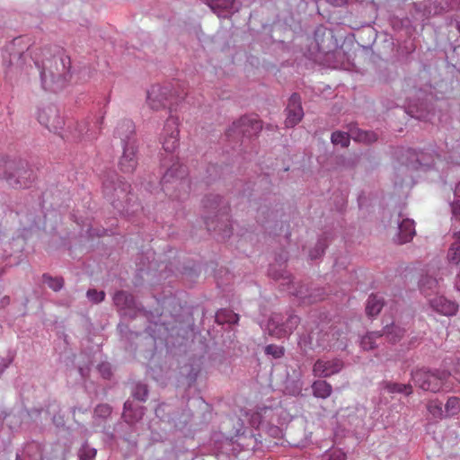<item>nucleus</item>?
<instances>
[{
    "instance_id": "72a5a7b5",
    "label": "nucleus",
    "mask_w": 460,
    "mask_h": 460,
    "mask_svg": "<svg viewBox=\"0 0 460 460\" xmlns=\"http://www.w3.org/2000/svg\"><path fill=\"white\" fill-rule=\"evenodd\" d=\"M87 296L88 298L94 302L99 303L102 302L105 297V293L103 291H97L95 289H89L87 291Z\"/></svg>"
},
{
    "instance_id": "a19ab883",
    "label": "nucleus",
    "mask_w": 460,
    "mask_h": 460,
    "mask_svg": "<svg viewBox=\"0 0 460 460\" xmlns=\"http://www.w3.org/2000/svg\"><path fill=\"white\" fill-rule=\"evenodd\" d=\"M454 377L460 382V366L459 368H456L454 372Z\"/></svg>"
},
{
    "instance_id": "f03ea898",
    "label": "nucleus",
    "mask_w": 460,
    "mask_h": 460,
    "mask_svg": "<svg viewBox=\"0 0 460 460\" xmlns=\"http://www.w3.org/2000/svg\"><path fill=\"white\" fill-rule=\"evenodd\" d=\"M412 380L416 385L424 391L437 393L446 386L450 377V373L446 370L434 372L418 369L411 374Z\"/></svg>"
},
{
    "instance_id": "39448f33",
    "label": "nucleus",
    "mask_w": 460,
    "mask_h": 460,
    "mask_svg": "<svg viewBox=\"0 0 460 460\" xmlns=\"http://www.w3.org/2000/svg\"><path fill=\"white\" fill-rule=\"evenodd\" d=\"M179 132L177 119L169 117L161 135V143L164 151L172 153L178 148Z\"/></svg>"
},
{
    "instance_id": "f8f14e48",
    "label": "nucleus",
    "mask_w": 460,
    "mask_h": 460,
    "mask_svg": "<svg viewBox=\"0 0 460 460\" xmlns=\"http://www.w3.org/2000/svg\"><path fill=\"white\" fill-rule=\"evenodd\" d=\"M169 91L166 87L153 85L147 92V104L153 111H159L166 106Z\"/></svg>"
},
{
    "instance_id": "cd10ccee",
    "label": "nucleus",
    "mask_w": 460,
    "mask_h": 460,
    "mask_svg": "<svg viewBox=\"0 0 460 460\" xmlns=\"http://www.w3.org/2000/svg\"><path fill=\"white\" fill-rule=\"evenodd\" d=\"M216 319L218 323L227 322L229 323H235L238 320V315L232 312L220 311L217 314Z\"/></svg>"
},
{
    "instance_id": "58836bf2",
    "label": "nucleus",
    "mask_w": 460,
    "mask_h": 460,
    "mask_svg": "<svg viewBox=\"0 0 460 460\" xmlns=\"http://www.w3.org/2000/svg\"><path fill=\"white\" fill-rule=\"evenodd\" d=\"M325 1L334 6H341L348 2V0H325Z\"/></svg>"
},
{
    "instance_id": "4c0bfd02",
    "label": "nucleus",
    "mask_w": 460,
    "mask_h": 460,
    "mask_svg": "<svg viewBox=\"0 0 460 460\" xmlns=\"http://www.w3.org/2000/svg\"><path fill=\"white\" fill-rule=\"evenodd\" d=\"M95 411L100 414H110L111 409L108 405H99Z\"/></svg>"
},
{
    "instance_id": "bb28decb",
    "label": "nucleus",
    "mask_w": 460,
    "mask_h": 460,
    "mask_svg": "<svg viewBox=\"0 0 460 460\" xmlns=\"http://www.w3.org/2000/svg\"><path fill=\"white\" fill-rule=\"evenodd\" d=\"M43 281L54 291H58L63 288L64 280L62 278H52L49 275H43Z\"/></svg>"
},
{
    "instance_id": "5701e85b",
    "label": "nucleus",
    "mask_w": 460,
    "mask_h": 460,
    "mask_svg": "<svg viewBox=\"0 0 460 460\" xmlns=\"http://www.w3.org/2000/svg\"><path fill=\"white\" fill-rule=\"evenodd\" d=\"M420 289L426 296H430L435 293L438 287V281L432 277H425L420 280Z\"/></svg>"
},
{
    "instance_id": "c9c22d12",
    "label": "nucleus",
    "mask_w": 460,
    "mask_h": 460,
    "mask_svg": "<svg viewBox=\"0 0 460 460\" xmlns=\"http://www.w3.org/2000/svg\"><path fill=\"white\" fill-rule=\"evenodd\" d=\"M205 223H206V226L208 227V230H209V231H211V230H213V231H217V230L221 231V230H223L222 226H220L218 225L213 226L214 225V221L210 220L209 218H207ZM224 232H226V235H227L228 233L230 232V229H227V230L224 229Z\"/></svg>"
},
{
    "instance_id": "7c9ffc66",
    "label": "nucleus",
    "mask_w": 460,
    "mask_h": 460,
    "mask_svg": "<svg viewBox=\"0 0 460 460\" xmlns=\"http://www.w3.org/2000/svg\"><path fill=\"white\" fill-rule=\"evenodd\" d=\"M148 390L146 385H137L134 391V397L139 401H146L147 398Z\"/></svg>"
},
{
    "instance_id": "a18cd8bd",
    "label": "nucleus",
    "mask_w": 460,
    "mask_h": 460,
    "mask_svg": "<svg viewBox=\"0 0 460 460\" xmlns=\"http://www.w3.org/2000/svg\"><path fill=\"white\" fill-rule=\"evenodd\" d=\"M16 460H20L19 456L16 457Z\"/></svg>"
},
{
    "instance_id": "6e6552de",
    "label": "nucleus",
    "mask_w": 460,
    "mask_h": 460,
    "mask_svg": "<svg viewBox=\"0 0 460 460\" xmlns=\"http://www.w3.org/2000/svg\"><path fill=\"white\" fill-rule=\"evenodd\" d=\"M343 367L344 363L340 358H319L313 366V374L316 377L326 378L340 373Z\"/></svg>"
},
{
    "instance_id": "e433bc0d",
    "label": "nucleus",
    "mask_w": 460,
    "mask_h": 460,
    "mask_svg": "<svg viewBox=\"0 0 460 460\" xmlns=\"http://www.w3.org/2000/svg\"><path fill=\"white\" fill-rule=\"evenodd\" d=\"M329 460H346V455L341 451H333Z\"/></svg>"
},
{
    "instance_id": "f704fd0d",
    "label": "nucleus",
    "mask_w": 460,
    "mask_h": 460,
    "mask_svg": "<svg viewBox=\"0 0 460 460\" xmlns=\"http://www.w3.org/2000/svg\"><path fill=\"white\" fill-rule=\"evenodd\" d=\"M221 202H222V199L220 197L213 196L212 199H206L204 206H205V208H209V209H217L219 207Z\"/></svg>"
},
{
    "instance_id": "37998d69",
    "label": "nucleus",
    "mask_w": 460,
    "mask_h": 460,
    "mask_svg": "<svg viewBox=\"0 0 460 460\" xmlns=\"http://www.w3.org/2000/svg\"><path fill=\"white\" fill-rule=\"evenodd\" d=\"M129 405H130L129 402H126L124 403V410H125V412L128 411V409Z\"/></svg>"
},
{
    "instance_id": "4be33fe9",
    "label": "nucleus",
    "mask_w": 460,
    "mask_h": 460,
    "mask_svg": "<svg viewBox=\"0 0 460 460\" xmlns=\"http://www.w3.org/2000/svg\"><path fill=\"white\" fill-rule=\"evenodd\" d=\"M234 0H209L208 5L217 13L231 12L234 9Z\"/></svg>"
},
{
    "instance_id": "4468645a",
    "label": "nucleus",
    "mask_w": 460,
    "mask_h": 460,
    "mask_svg": "<svg viewBox=\"0 0 460 460\" xmlns=\"http://www.w3.org/2000/svg\"><path fill=\"white\" fill-rule=\"evenodd\" d=\"M429 303L434 311L446 316L454 315L458 310V305L454 301L437 294L429 298Z\"/></svg>"
},
{
    "instance_id": "9d476101",
    "label": "nucleus",
    "mask_w": 460,
    "mask_h": 460,
    "mask_svg": "<svg viewBox=\"0 0 460 460\" xmlns=\"http://www.w3.org/2000/svg\"><path fill=\"white\" fill-rule=\"evenodd\" d=\"M314 40L318 50L323 53H330L337 48V40L332 31L324 26H318L314 31Z\"/></svg>"
},
{
    "instance_id": "423d86ee",
    "label": "nucleus",
    "mask_w": 460,
    "mask_h": 460,
    "mask_svg": "<svg viewBox=\"0 0 460 460\" xmlns=\"http://www.w3.org/2000/svg\"><path fill=\"white\" fill-rule=\"evenodd\" d=\"M352 137L356 141L365 142V143H372L377 139V136L375 132L372 131H365L361 129H358L355 132H351V135L336 131L332 134V142L334 145H341L342 147H346L349 144V138Z\"/></svg>"
},
{
    "instance_id": "2f4dec72",
    "label": "nucleus",
    "mask_w": 460,
    "mask_h": 460,
    "mask_svg": "<svg viewBox=\"0 0 460 460\" xmlns=\"http://www.w3.org/2000/svg\"><path fill=\"white\" fill-rule=\"evenodd\" d=\"M265 352L272 355L275 358H279L284 355V349L282 347L270 344L265 348Z\"/></svg>"
},
{
    "instance_id": "f257e3e1",
    "label": "nucleus",
    "mask_w": 460,
    "mask_h": 460,
    "mask_svg": "<svg viewBox=\"0 0 460 460\" xmlns=\"http://www.w3.org/2000/svg\"><path fill=\"white\" fill-rule=\"evenodd\" d=\"M115 133L122 141L128 140L124 146L123 154L119 159V169L125 173H132L137 165V146L133 142H129L130 137L135 133L133 121L129 119L120 121L116 128Z\"/></svg>"
},
{
    "instance_id": "b1692460",
    "label": "nucleus",
    "mask_w": 460,
    "mask_h": 460,
    "mask_svg": "<svg viewBox=\"0 0 460 460\" xmlns=\"http://www.w3.org/2000/svg\"><path fill=\"white\" fill-rule=\"evenodd\" d=\"M445 417L451 418L460 412V399L456 396H451L445 404Z\"/></svg>"
},
{
    "instance_id": "ddd939ff",
    "label": "nucleus",
    "mask_w": 460,
    "mask_h": 460,
    "mask_svg": "<svg viewBox=\"0 0 460 460\" xmlns=\"http://www.w3.org/2000/svg\"><path fill=\"white\" fill-rule=\"evenodd\" d=\"M130 185L122 181L120 179H117L116 182H108L105 181L103 183V193L106 197L111 199L113 202L118 199H121L127 197L129 193Z\"/></svg>"
},
{
    "instance_id": "1a4fd4ad",
    "label": "nucleus",
    "mask_w": 460,
    "mask_h": 460,
    "mask_svg": "<svg viewBox=\"0 0 460 460\" xmlns=\"http://www.w3.org/2000/svg\"><path fill=\"white\" fill-rule=\"evenodd\" d=\"M37 119L40 125L49 131H57L63 125V119L59 115L58 110L53 105L40 108L37 114Z\"/></svg>"
},
{
    "instance_id": "c756f323",
    "label": "nucleus",
    "mask_w": 460,
    "mask_h": 460,
    "mask_svg": "<svg viewBox=\"0 0 460 460\" xmlns=\"http://www.w3.org/2000/svg\"><path fill=\"white\" fill-rule=\"evenodd\" d=\"M96 449L92 448L88 446H84L79 452L80 460H94L96 456Z\"/></svg>"
},
{
    "instance_id": "aec40b11",
    "label": "nucleus",
    "mask_w": 460,
    "mask_h": 460,
    "mask_svg": "<svg viewBox=\"0 0 460 460\" xmlns=\"http://www.w3.org/2000/svg\"><path fill=\"white\" fill-rule=\"evenodd\" d=\"M384 388L389 394H404L406 395L412 394V386L411 385L385 382Z\"/></svg>"
},
{
    "instance_id": "c03bdc74",
    "label": "nucleus",
    "mask_w": 460,
    "mask_h": 460,
    "mask_svg": "<svg viewBox=\"0 0 460 460\" xmlns=\"http://www.w3.org/2000/svg\"><path fill=\"white\" fill-rule=\"evenodd\" d=\"M456 285H457V287H458V288L460 290V274L458 275Z\"/></svg>"
},
{
    "instance_id": "473e14b6",
    "label": "nucleus",
    "mask_w": 460,
    "mask_h": 460,
    "mask_svg": "<svg viewBox=\"0 0 460 460\" xmlns=\"http://www.w3.org/2000/svg\"><path fill=\"white\" fill-rule=\"evenodd\" d=\"M455 197L456 198L452 204V211L454 215L460 216V181L457 183L455 189Z\"/></svg>"
},
{
    "instance_id": "79ce46f5",
    "label": "nucleus",
    "mask_w": 460,
    "mask_h": 460,
    "mask_svg": "<svg viewBox=\"0 0 460 460\" xmlns=\"http://www.w3.org/2000/svg\"><path fill=\"white\" fill-rule=\"evenodd\" d=\"M175 181L177 182V185H183V184H185V181H182L181 179L179 181L178 177H176Z\"/></svg>"
},
{
    "instance_id": "393cba45",
    "label": "nucleus",
    "mask_w": 460,
    "mask_h": 460,
    "mask_svg": "<svg viewBox=\"0 0 460 460\" xmlns=\"http://www.w3.org/2000/svg\"><path fill=\"white\" fill-rule=\"evenodd\" d=\"M383 307V301L376 296L371 295L367 302L366 312L369 316H374L379 314Z\"/></svg>"
},
{
    "instance_id": "f3484780",
    "label": "nucleus",
    "mask_w": 460,
    "mask_h": 460,
    "mask_svg": "<svg viewBox=\"0 0 460 460\" xmlns=\"http://www.w3.org/2000/svg\"><path fill=\"white\" fill-rule=\"evenodd\" d=\"M115 305L120 309L133 308L136 306L135 299L131 294L125 291H119L113 297Z\"/></svg>"
},
{
    "instance_id": "dca6fc26",
    "label": "nucleus",
    "mask_w": 460,
    "mask_h": 460,
    "mask_svg": "<svg viewBox=\"0 0 460 460\" xmlns=\"http://www.w3.org/2000/svg\"><path fill=\"white\" fill-rule=\"evenodd\" d=\"M312 392L314 397L326 399L332 393V386L324 380H317L312 384Z\"/></svg>"
},
{
    "instance_id": "9b49d317",
    "label": "nucleus",
    "mask_w": 460,
    "mask_h": 460,
    "mask_svg": "<svg viewBox=\"0 0 460 460\" xmlns=\"http://www.w3.org/2000/svg\"><path fill=\"white\" fill-rule=\"evenodd\" d=\"M303 116L304 111L301 105V98L299 94L293 93L288 100L287 107L286 127L292 128L296 126L301 121Z\"/></svg>"
},
{
    "instance_id": "2eb2a0df",
    "label": "nucleus",
    "mask_w": 460,
    "mask_h": 460,
    "mask_svg": "<svg viewBox=\"0 0 460 460\" xmlns=\"http://www.w3.org/2000/svg\"><path fill=\"white\" fill-rule=\"evenodd\" d=\"M415 235L414 221L411 219H403L399 225V242L405 243L410 242Z\"/></svg>"
},
{
    "instance_id": "412c9836",
    "label": "nucleus",
    "mask_w": 460,
    "mask_h": 460,
    "mask_svg": "<svg viewBox=\"0 0 460 460\" xmlns=\"http://www.w3.org/2000/svg\"><path fill=\"white\" fill-rule=\"evenodd\" d=\"M382 334L386 336L389 341L395 343L402 338L404 331L394 323L392 325L386 324Z\"/></svg>"
},
{
    "instance_id": "20e7f679",
    "label": "nucleus",
    "mask_w": 460,
    "mask_h": 460,
    "mask_svg": "<svg viewBox=\"0 0 460 460\" xmlns=\"http://www.w3.org/2000/svg\"><path fill=\"white\" fill-rule=\"evenodd\" d=\"M261 128L262 123L258 119L257 116H243L238 121L233 123L228 135H242L250 137L257 135Z\"/></svg>"
},
{
    "instance_id": "7ed1b4c3",
    "label": "nucleus",
    "mask_w": 460,
    "mask_h": 460,
    "mask_svg": "<svg viewBox=\"0 0 460 460\" xmlns=\"http://www.w3.org/2000/svg\"><path fill=\"white\" fill-rule=\"evenodd\" d=\"M32 172L24 168L13 169V164L0 158V178L6 180L13 188H27L31 181Z\"/></svg>"
},
{
    "instance_id": "0eeeda50",
    "label": "nucleus",
    "mask_w": 460,
    "mask_h": 460,
    "mask_svg": "<svg viewBox=\"0 0 460 460\" xmlns=\"http://www.w3.org/2000/svg\"><path fill=\"white\" fill-rule=\"evenodd\" d=\"M300 319L297 315H289L285 323H279V316H272L268 323V329L270 335L278 338L290 334L299 324Z\"/></svg>"
},
{
    "instance_id": "c85d7f7f",
    "label": "nucleus",
    "mask_w": 460,
    "mask_h": 460,
    "mask_svg": "<svg viewBox=\"0 0 460 460\" xmlns=\"http://www.w3.org/2000/svg\"><path fill=\"white\" fill-rule=\"evenodd\" d=\"M182 170V172H184L183 168L181 165H173L170 169L167 170V172L164 173L163 179H162V184L164 190L167 189L166 184L171 182V179L174 178V173L179 170Z\"/></svg>"
},
{
    "instance_id": "a878e982",
    "label": "nucleus",
    "mask_w": 460,
    "mask_h": 460,
    "mask_svg": "<svg viewBox=\"0 0 460 460\" xmlns=\"http://www.w3.org/2000/svg\"><path fill=\"white\" fill-rule=\"evenodd\" d=\"M383 336V334L378 332H371L363 336L361 340V347L365 350L372 349L376 347V340L379 339Z\"/></svg>"
},
{
    "instance_id": "a211bd4d",
    "label": "nucleus",
    "mask_w": 460,
    "mask_h": 460,
    "mask_svg": "<svg viewBox=\"0 0 460 460\" xmlns=\"http://www.w3.org/2000/svg\"><path fill=\"white\" fill-rule=\"evenodd\" d=\"M455 241L451 244L447 259L449 262L457 265L460 262V232L454 234Z\"/></svg>"
},
{
    "instance_id": "ea45409f",
    "label": "nucleus",
    "mask_w": 460,
    "mask_h": 460,
    "mask_svg": "<svg viewBox=\"0 0 460 460\" xmlns=\"http://www.w3.org/2000/svg\"><path fill=\"white\" fill-rule=\"evenodd\" d=\"M323 252V248L322 245H319V247L316 250V252L315 253L311 252L310 257H311V259H316Z\"/></svg>"
},
{
    "instance_id": "6ab92c4d",
    "label": "nucleus",
    "mask_w": 460,
    "mask_h": 460,
    "mask_svg": "<svg viewBox=\"0 0 460 460\" xmlns=\"http://www.w3.org/2000/svg\"><path fill=\"white\" fill-rule=\"evenodd\" d=\"M427 411L434 418L438 420L445 419V411L443 410V403L438 399L429 400L427 402Z\"/></svg>"
}]
</instances>
